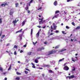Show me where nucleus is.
Wrapping results in <instances>:
<instances>
[{"label":"nucleus","instance_id":"obj_1","mask_svg":"<svg viewBox=\"0 0 80 80\" xmlns=\"http://www.w3.org/2000/svg\"><path fill=\"white\" fill-rule=\"evenodd\" d=\"M55 23H53L52 25H53V27H52V26H51V29H52V30H56V28H57V27H56V26L55 25Z\"/></svg>","mask_w":80,"mask_h":80},{"label":"nucleus","instance_id":"obj_2","mask_svg":"<svg viewBox=\"0 0 80 80\" xmlns=\"http://www.w3.org/2000/svg\"><path fill=\"white\" fill-rule=\"evenodd\" d=\"M55 53H56V51H51L49 52V53H48V55H51L52 54Z\"/></svg>","mask_w":80,"mask_h":80},{"label":"nucleus","instance_id":"obj_3","mask_svg":"<svg viewBox=\"0 0 80 80\" xmlns=\"http://www.w3.org/2000/svg\"><path fill=\"white\" fill-rule=\"evenodd\" d=\"M63 70L66 71L68 70H69V68H68V67L67 66H65L63 68Z\"/></svg>","mask_w":80,"mask_h":80},{"label":"nucleus","instance_id":"obj_4","mask_svg":"<svg viewBox=\"0 0 80 80\" xmlns=\"http://www.w3.org/2000/svg\"><path fill=\"white\" fill-rule=\"evenodd\" d=\"M6 5H7V2L2 4L1 5V7H5V6H6Z\"/></svg>","mask_w":80,"mask_h":80},{"label":"nucleus","instance_id":"obj_5","mask_svg":"<svg viewBox=\"0 0 80 80\" xmlns=\"http://www.w3.org/2000/svg\"><path fill=\"white\" fill-rule=\"evenodd\" d=\"M44 48H44L43 47H42L41 48H39L38 49V51H41L42 50H44Z\"/></svg>","mask_w":80,"mask_h":80},{"label":"nucleus","instance_id":"obj_6","mask_svg":"<svg viewBox=\"0 0 80 80\" xmlns=\"http://www.w3.org/2000/svg\"><path fill=\"white\" fill-rule=\"evenodd\" d=\"M40 33V31H39L36 34V37L37 38H38L39 37V34Z\"/></svg>","mask_w":80,"mask_h":80},{"label":"nucleus","instance_id":"obj_7","mask_svg":"<svg viewBox=\"0 0 80 80\" xmlns=\"http://www.w3.org/2000/svg\"><path fill=\"white\" fill-rule=\"evenodd\" d=\"M0 71H1V72H3V68L1 67L0 66Z\"/></svg>","mask_w":80,"mask_h":80},{"label":"nucleus","instance_id":"obj_8","mask_svg":"<svg viewBox=\"0 0 80 80\" xmlns=\"http://www.w3.org/2000/svg\"><path fill=\"white\" fill-rule=\"evenodd\" d=\"M17 21H16V19H15V20H13L12 21V23L14 24H15L17 23Z\"/></svg>","mask_w":80,"mask_h":80},{"label":"nucleus","instance_id":"obj_9","mask_svg":"<svg viewBox=\"0 0 80 80\" xmlns=\"http://www.w3.org/2000/svg\"><path fill=\"white\" fill-rule=\"evenodd\" d=\"M43 22H44V21L43 20H41L40 22H39V24L40 25V24H43Z\"/></svg>","mask_w":80,"mask_h":80},{"label":"nucleus","instance_id":"obj_10","mask_svg":"<svg viewBox=\"0 0 80 80\" xmlns=\"http://www.w3.org/2000/svg\"><path fill=\"white\" fill-rule=\"evenodd\" d=\"M54 5L55 6H57V1H56L54 2Z\"/></svg>","mask_w":80,"mask_h":80},{"label":"nucleus","instance_id":"obj_11","mask_svg":"<svg viewBox=\"0 0 80 80\" xmlns=\"http://www.w3.org/2000/svg\"><path fill=\"white\" fill-rule=\"evenodd\" d=\"M25 22H26V21H24L22 22V26H23V25L25 24Z\"/></svg>","mask_w":80,"mask_h":80},{"label":"nucleus","instance_id":"obj_12","mask_svg":"<svg viewBox=\"0 0 80 80\" xmlns=\"http://www.w3.org/2000/svg\"><path fill=\"white\" fill-rule=\"evenodd\" d=\"M22 30H23V29H21L20 30L18 31H17L16 32V33H19V32H22Z\"/></svg>","mask_w":80,"mask_h":80},{"label":"nucleus","instance_id":"obj_13","mask_svg":"<svg viewBox=\"0 0 80 80\" xmlns=\"http://www.w3.org/2000/svg\"><path fill=\"white\" fill-rule=\"evenodd\" d=\"M31 64L32 65V68H35V65H34L32 62L31 63Z\"/></svg>","mask_w":80,"mask_h":80},{"label":"nucleus","instance_id":"obj_14","mask_svg":"<svg viewBox=\"0 0 80 80\" xmlns=\"http://www.w3.org/2000/svg\"><path fill=\"white\" fill-rule=\"evenodd\" d=\"M67 49L65 48H63L62 50H61L60 52H63V51H65V50H66Z\"/></svg>","mask_w":80,"mask_h":80},{"label":"nucleus","instance_id":"obj_15","mask_svg":"<svg viewBox=\"0 0 80 80\" xmlns=\"http://www.w3.org/2000/svg\"><path fill=\"white\" fill-rule=\"evenodd\" d=\"M25 8L26 10H28V5H27V7H26Z\"/></svg>","mask_w":80,"mask_h":80},{"label":"nucleus","instance_id":"obj_16","mask_svg":"<svg viewBox=\"0 0 80 80\" xmlns=\"http://www.w3.org/2000/svg\"><path fill=\"white\" fill-rule=\"evenodd\" d=\"M39 7H40V5H39V7L38 9V10H40L41 9H42V7H41L40 8Z\"/></svg>","mask_w":80,"mask_h":80},{"label":"nucleus","instance_id":"obj_17","mask_svg":"<svg viewBox=\"0 0 80 80\" xmlns=\"http://www.w3.org/2000/svg\"><path fill=\"white\" fill-rule=\"evenodd\" d=\"M63 60H64V58H63L62 59H60L59 61V62H62V61H63Z\"/></svg>","mask_w":80,"mask_h":80},{"label":"nucleus","instance_id":"obj_18","mask_svg":"<svg viewBox=\"0 0 80 80\" xmlns=\"http://www.w3.org/2000/svg\"><path fill=\"white\" fill-rule=\"evenodd\" d=\"M78 29H80V26H78L76 28V30H78Z\"/></svg>","mask_w":80,"mask_h":80},{"label":"nucleus","instance_id":"obj_19","mask_svg":"<svg viewBox=\"0 0 80 80\" xmlns=\"http://www.w3.org/2000/svg\"><path fill=\"white\" fill-rule=\"evenodd\" d=\"M16 7H17L18 6V3H15Z\"/></svg>","mask_w":80,"mask_h":80},{"label":"nucleus","instance_id":"obj_20","mask_svg":"<svg viewBox=\"0 0 80 80\" xmlns=\"http://www.w3.org/2000/svg\"><path fill=\"white\" fill-rule=\"evenodd\" d=\"M60 13V11H56L55 12V14H57V13Z\"/></svg>","mask_w":80,"mask_h":80},{"label":"nucleus","instance_id":"obj_21","mask_svg":"<svg viewBox=\"0 0 80 80\" xmlns=\"http://www.w3.org/2000/svg\"><path fill=\"white\" fill-rule=\"evenodd\" d=\"M59 47H60V45H58L55 48V49H57V48H59Z\"/></svg>","mask_w":80,"mask_h":80},{"label":"nucleus","instance_id":"obj_22","mask_svg":"<svg viewBox=\"0 0 80 80\" xmlns=\"http://www.w3.org/2000/svg\"><path fill=\"white\" fill-rule=\"evenodd\" d=\"M20 80V78L17 77L16 78V80Z\"/></svg>","mask_w":80,"mask_h":80},{"label":"nucleus","instance_id":"obj_23","mask_svg":"<svg viewBox=\"0 0 80 80\" xmlns=\"http://www.w3.org/2000/svg\"><path fill=\"white\" fill-rule=\"evenodd\" d=\"M58 15H59V14L56 15L54 16L55 18H58Z\"/></svg>","mask_w":80,"mask_h":80},{"label":"nucleus","instance_id":"obj_24","mask_svg":"<svg viewBox=\"0 0 80 80\" xmlns=\"http://www.w3.org/2000/svg\"><path fill=\"white\" fill-rule=\"evenodd\" d=\"M44 67H50V65H44Z\"/></svg>","mask_w":80,"mask_h":80},{"label":"nucleus","instance_id":"obj_25","mask_svg":"<svg viewBox=\"0 0 80 80\" xmlns=\"http://www.w3.org/2000/svg\"><path fill=\"white\" fill-rule=\"evenodd\" d=\"M70 77H71V78H74V76L73 75L72 76H71Z\"/></svg>","mask_w":80,"mask_h":80},{"label":"nucleus","instance_id":"obj_26","mask_svg":"<svg viewBox=\"0 0 80 80\" xmlns=\"http://www.w3.org/2000/svg\"><path fill=\"white\" fill-rule=\"evenodd\" d=\"M48 72L50 73H52V72H53V71H52V70H49Z\"/></svg>","mask_w":80,"mask_h":80},{"label":"nucleus","instance_id":"obj_27","mask_svg":"<svg viewBox=\"0 0 80 80\" xmlns=\"http://www.w3.org/2000/svg\"><path fill=\"white\" fill-rule=\"evenodd\" d=\"M17 75H22V74L21 73H20L18 72H17Z\"/></svg>","mask_w":80,"mask_h":80},{"label":"nucleus","instance_id":"obj_28","mask_svg":"<svg viewBox=\"0 0 80 80\" xmlns=\"http://www.w3.org/2000/svg\"><path fill=\"white\" fill-rule=\"evenodd\" d=\"M35 63H38V60H37V59H35Z\"/></svg>","mask_w":80,"mask_h":80},{"label":"nucleus","instance_id":"obj_29","mask_svg":"<svg viewBox=\"0 0 80 80\" xmlns=\"http://www.w3.org/2000/svg\"><path fill=\"white\" fill-rule=\"evenodd\" d=\"M51 63H55V61H52V62H51Z\"/></svg>","mask_w":80,"mask_h":80},{"label":"nucleus","instance_id":"obj_30","mask_svg":"<svg viewBox=\"0 0 80 80\" xmlns=\"http://www.w3.org/2000/svg\"><path fill=\"white\" fill-rule=\"evenodd\" d=\"M32 32H33V29H32L31 30V35H32Z\"/></svg>","mask_w":80,"mask_h":80},{"label":"nucleus","instance_id":"obj_31","mask_svg":"<svg viewBox=\"0 0 80 80\" xmlns=\"http://www.w3.org/2000/svg\"><path fill=\"white\" fill-rule=\"evenodd\" d=\"M73 69H72V71H75V67H73Z\"/></svg>","mask_w":80,"mask_h":80},{"label":"nucleus","instance_id":"obj_32","mask_svg":"<svg viewBox=\"0 0 80 80\" xmlns=\"http://www.w3.org/2000/svg\"><path fill=\"white\" fill-rule=\"evenodd\" d=\"M2 75H5L6 74V72H3L2 73Z\"/></svg>","mask_w":80,"mask_h":80},{"label":"nucleus","instance_id":"obj_33","mask_svg":"<svg viewBox=\"0 0 80 80\" xmlns=\"http://www.w3.org/2000/svg\"><path fill=\"white\" fill-rule=\"evenodd\" d=\"M68 78H69V79H71V77L70 76H68L67 77V79H68Z\"/></svg>","mask_w":80,"mask_h":80},{"label":"nucleus","instance_id":"obj_34","mask_svg":"<svg viewBox=\"0 0 80 80\" xmlns=\"http://www.w3.org/2000/svg\"><path fill=\"white\" fill-rule=\"evenodd\" d=\"M37 2H40V3H41V0H37Z\"/></svg>","mask_w":80,"mask_h":80},{"label":"nucleus","instance_id":"obj_35","mask_svg":"<svg viewBox=\"0 0 80 80\" xmlns=\"http://www.w3.org/2000/svg\"><path fill=\"white\" fill-rule=\"evenodd\" d=\"M62 32L63 34H66V33H65V32H64V31H62Z\"/></svg>","mask_w":80,"mask_h":80},{"label":"nucleus","instance_id":"obj_36","mask_svg":"<svg viewBox=\"0 0 80 80\" xmlns=\"http://www.w3.org/2000/svg\"><path fill=\"white\" fill-rule=\"evenodd\" d=\"M66 28H67V29H69V28H69V27H68V26H66Z\"/></svg>","mask_w":80,"mask_h":80},{"label":"nucleus","instance_id":"obj_37","mask_svg":"<svg viewBox=\"0 0 80 80\" xmlns=\"http://www.w3.org/2000/svg\"><path fill=\"white\" fill-rule=\"evenodd\" d=\"M61 73H62V72H58V74L59 75H60V74H61Z\"/></svg>","mask_w":80,"mask_h":80},{"label":"nucleus","instance_id":"obj_38","mask_svg":"<svg viewBox=\"0 0 80 80\" xmlns=\"http://www.w3.org/2000/svg\"><path fill=\"white\" fill-rule=\"evenodd\" d=\"M33 0H31L30 1V2H29V3L30 4V3H32V2H33Z\"/></svg>","mask_w":80,"mask_h":80},{"label":"nucleus","instance_id":"obj_39","mask_svg":"<svg viewBox=\"0 0 80 80\" xmlns=\"http://www.w3.org/2000/svg\"><path fill=\"white\" fill-rule=\"evenodd\" d=\"M31 53H32V52H30L28 53V54L29 55H31Z\"/></svg>","mask_w":80,"mask_h":80},{"label":"nucleus","instance_id":"obj_40","mask_svg":"<svg viewBox=\"0 0 80 80\" xmlns=\"http://www.w3.org/2000/svg\"><path fill=\"white\" fill-rule=\"evenodd\" d=\"M72 24L73 25H74V26H75V23H74V22H72Z\"/></svg>","mask_w":80,"mask_h":80},{"label":"nucleus","instance_id":"obj_41","mask_svg":"<svg viewBox=\"0 0 80 80\" xmlns=\"http://www.w3.org/2000/svg\"><path fill=\"white\" fill-rule=\"evenodd\" d=\"M10 69H11V66L10 65L9 68L8 69V70H10Z\"/></svg>","mask_w":80,"mask_h":80},{"label":"nucleus","instance_id":"obj_42","mask_svg":"<svg viewBox=\"0 0 80 80\" xmlns=\"http://www.w3.org/2000/svg\"><path fill=\"white\" fill-rule=\"evenodd\" d=\"M25 73L26 74H28V72L26 71H25Z\"/></svg>","mask_w":80,"mask_h":80},{"label":"nucleus","instance_id":"obj_43","mask_svg":"<svg viewBox=\"0 0 80 80\" xmlns=\"http://www.w3.org/2000/svg\"><path fill=\"white\" fill-rule=\"evenodd\" d=\"M12 13H12V12H10V15H12Z\"/></svg>","mask_w":80,"mask_h":80},{"label":"nucleus","instance_id":"obj_44","mask_svg":"<svg viewBox=\"0 0 80 80\" xmlns=\"http://www.w3.org/2000/svg\"><path fill=\"white\" fill-rule=\"evenodd\" d=\"M14 55H16L17 54V53L16 52V51H15L14 53Z\"/></svg>","mask_w":80,"mask_h":80},{"label":"nucleus","instance_id":"obj_45","mask_svg":"<svg viewBox=\"0 0 80 80\" xmlns=\"http://www.w3.org/2000/svg\"><path fill=\"white\" fill-rule=\"evenodd\" d=\"M14 48H17V46L15 45Z\"/></svg>","mask_w":80,"mask_h":80},{"label":"nucleus","instance_id":"obj_46","mask_svg":"<svg viewBox=\"0 0 80 80\" xmlns=\"http://www.w3.org/2000/svg\"><path fill=\"white\" fill-rule=\"evenodd\" d=\"M25 69L26 70H27L28 71H29V72H30V70H29V69H27V68H26Z\"/></svg>","mask_w":80,"mask_h":80},{"label":"nucleus","instance_id":"obj_47","mask_svg":"<svg viewBox=\"0 0 80 80\" xmlns=\"http://www.w3.org/2000/svg\"><path fill=\"white\" fill-rule=\"evenodd\" d=\"M56 33H58L59 32V31L56 30Z\"/></svg>","mask_w":80,"mask_h":80},{"label":"nucleus","instance_id":"obj_48","mask_svg":"<svg viewBox=\"0 0 80 80\" xmlns=\"http://www.w3.org/2000/svg\"><path fill=\"white\" fill-rule=\"evenodd\" d=\"M37 27H38V28H41V27L40 26H38Z\"/></svg>","mask_w":80,"mask_h":80},{"label":"nucleus","instance_id":"obj_49","mask_svg":"<svg viewBox=\"0 0 80 80\" xmlns=\"http://www.w3.org/2000/svg\"><path fill=\"white\" fill-rule=\"evenodd\" d=\"M27 5H28V7L30 6V3H29V4H28V3L27 4Z\"/></svg>","mask_w":80,"mask_h":80},{"label":"nucleus","instance_id":"obj_50","mask_svg":"<svg viewBox=\"0 0 80 80\" xmlns=\"http://www.w3.org/2000/svg\"><path fill=\"white\" fill-rule=\"evenodd\" d=\"M24 47H27V45L25 44L23 46Z\"/></svg>","mask_w":80,"mask_h":80},{"label":"nucleus","instance_id":"obj_51","mask_svg":"<svg viewBox=\"0 0 80 80\" xmlns=\"http://www.w3.org/2000/svg\"><path fill=\"white\" fill-rule=\"evenodd\" d=\"M27 12H28V13H30V11H29V10H27Z\"/></svg>","mask_w":80,"mask_h":80},{"label":"nucleus","instance_id":"obj_52","mask_svg":"<svg viewBox=\"0 0 80 80\" xmlns=\"http://www.w3.org/2000/svg\"><path fill=\"white\" fill-rule=\"evenodd\" d=\"M55 18V16H54L52 18V20L54 19V18Z\"/></svg>","mask_w":80,"mask_h":80},{"label":"nucleus","instance_id":"obj_53","mask_svg":"<svg viewBox=\"0 0 80 80\" xmlns=\"http://www.w3.org/2000/svg\"><path fill=\"white\" fill-rule=\"evenodd\" d=\"M23 52V50H21L20 51V53H22V52Z\"/></svg>","mask_w":80,"mask_h":80},{"label":"nucleus","instance_id":"obj_54","mask_svg":"<svg viewBox=\"0 0 80 80\" xmlns=\"http://www.w3.org/2000/svg\"><path fill=\"white\" fill-rule=\"evenodd\" d=\"M67 2H70V0H67Z\"/></svg>","mask_w":80,"mask_h":80},{"label":"nucleus","instance_id":"obj_55","mask_svg":"<svg viewBox=\"0 0 80 80\" xmlns=\"http://www.w3.org/2000/svg\"><path fill=\"white\" fill-rule=\"evenodd\" d=\"M53 33H51L50 34V35H53Z\"/></svg>","mask_w":80,"mask_h":80},{"label":"nucleus","instance_id":"obj_56","mask_svg":"<svg viewBox=\"0 0 80 80\" xmlns=\"http://www.w3.org/2000/svg\"><path fill=\"white\" fill-rule=\"evenodd\" d=\"M42 28H45V26L42 27Z\"/></svg>","mask_w":80,"mask_h":80},{"label":"nucleus","instance_id":"obj_57","mask_svg":"<svg viewBox=\"0 0 80 80\" xmlns=\"http://www.w3.org/2000/svg\"><path fill=\"white\" fill-rule=\"evenodd\" d=\"M44 44H47V42H44Z\"/></svg>","mask_w":80,"mask_h":80},{"label":"nucleus","instance_id":"obj_58","mask_svg":"<svg viewBox=\"0 0 80 80\" xmlns=\"http://www.w3.org/2000/svg\"><path fill=\"white\" fill-rule=\"evenodd\" d=\"M58 68H55V70H57V69H58Z\"/></svg>","mask_w":80,"mask_h":80},{"label":"nucleus","instance_id":"obj_59","mask_svg":"<svg viewBox=\"0 0 80 80\" xmlns=\"http://www.w3.org/2000/svg\"><path fill=\"white\" fill-rule=\"evenodd\" d=\"M43 20V18H41V19L40 18V19H39V20Z\"/></svg>","mask_w":80,"mask_h":80},{"label":"nucleus","instance_id":"obj_60","mask_svg":"<svg viewBox=\"0 0 80 80\" xmlns=\"http://www.w3.org/2000/svg\"><path fill=\"white\" fill-rule=\"evenodd\" d=\"M4 80H7V78H4Z\"/></svg>","mask_w":80,"mask_h":80},{"label":"nucleus","instance_id":"obj_61","mask_svg":"<svg viewBox=\"0 0 80 80\" xmlns=\"http://www.w3.org/2000/svg\"><path fill=\"white\" fill-rule=\"evenodd\" d=\"M33 45H35V43L34 42H33Z\"/></svg>","mask_w":80,"mask_h":80},{"label":"nucleus","instance_id":"obj_62","mask_svg":"<svg viewBox=\"0 0 80 80\" xmlns=\"http://www.w3.org/2000/svg\"><path fill=\"white\" fill-rule=\"evenodd\" d=\"M18 63H20V61H18Z\"/></svg>","mask_w":80,"mask_h":80},{"label":"nucleus","instance_id":"obj_63","mask_svg":"<svg viewBox=\"0 0 80 80\" xmlns=\"http://www.w3.org/2000/svg\"><path fill=\"white\" fill-rule=\"evenodd\" d=\"M42 77H44V74H42Z\"/></svg>","mask_w":80,"mask_h":80},{"label":"nucleus","instance_id":"obj_64","mask_svg":"<svg viewBox=\"0 0 80 80\" xmlns=\"http://www.w3.org/2000/svg\"><path fill=\"white\" fill-rule=\"evenodd\" d=\"M3 37H5V35H2V36Z\"/></svg>","mask_w":80,"mask_h":80}]
</instances>
